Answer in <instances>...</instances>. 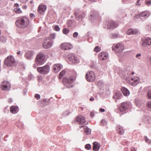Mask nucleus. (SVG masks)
Segmentation results:
<instances>
[{"label": "nucleus", "mask_w": 151, "mask_h": 151, "mask_svg": "<svg viewBox=\"0 0 151 151\" xmlns=\"http://www.w3.org/2000/svg\"><path fill=\"white\" fill-rule=\"evenodd\" d=\"M142 45L144 47H146L148 45H151V38H147L142 39Z\"/></svg>", "instance_id": "16"}, {"label": "nucleus", "mask_w": 151, "mask_h": 151, "mask_svg": "<svg viewBox=\"0 0 151 151\" xmlns=\"http://www.w3.org/2000/svg\"><path fill=\"white\" fill-rule=\"evenodd\" d=\"M94 99L93 97H91L90 98V101H94Z\"/></svg>", "instance_id": "63"}, {"label": "nucleus", "mask_w": 151, "mask_h": 151, "mask_svg": "<svg viewBox=\"0 0 151 151\" xmlns=\"http://www.w3.org/2000/svg\"><path fill=\"white\" fill-rule=\"evenodd\" d=\"M147 29L149 30H151V24L149 25L147 27Z\"/></svg>", "instance_id": "57"}, {"label": "nucleus", "mask_w": 151, "mask_h": 151, "mask_svg": "<svg viewBox=\"0 0 151 151\" xmlns=\"http://www.w3.org/2000/svg\"><path fill=\"white\" fill-rule=\"evenodd\" d=\"M68 57L69 60H71L72 58H75V55L74 54L72 53L68 55Z\"/></svg>", "instance_id": "37"}, {"label": "nucleus", "mask_w": 151, "mask_h": 151, "mask_svg": "<svg viewBox=\"0 0 151 151\" xmlns=\"http://www.w3.org/2000/svg\"><path fill=\"white\" fill-rule=\"evenodd\" d=\"M63 68L62 65L60 64H54L52 66L53 71L55 73L58 72Z\"/></svg>", "instance_id": "13"}, {"label": "nucleus", "mask_w": 151, "mask_h": 151, "mask_svg": "<svg viewBox=\"0 0 151 151\" xmlns=\"http://www.w3.org/2000/svg\"><path fill=\"white\" fill-rule=\"evenodd\" d=\"M118 26V24L116 22L112 21H109L107 24V27L109 29H115Z\"/></svg>", "instance_id": "20"}, {"label": "nucleus", "mask_w": 151, "mask_h": 151, "mask_svg": "<svg viewBox=\"0 0 151 151\" xmlns=\"http://www.w3.org/2000/svg\"><path fill=\"white\" fill-rule=\"evenodd\" d=\"M124 48L123 44L120 43L114 44L112 46V50L117 52H122L124 50Z\"/></svg>", "instance_id": "7"}, {"label": "nucleus", "mask_w": 151, "mask_h": 151, "mask_svg": "<svg viewBox=\"0 0 151 151\" xmlns=\"http://www.w3.org/2000/svg\"><path fill=\"white\" fill-rule=\"evenodd\" d=\"M86 78L87 80L89 82L94 81L95 78V76L94 72L92 71L88 72L86 75Z\"/></svg>", "instance_id": "8"}, {"label": "nucleus", "mask_w": 151, "mask_h": 151, "mask_svg": "<svg viewBox=\"0 0 151 151\" xmlns=\"http://www.w3.org/2000/svg\"><path fill=\"white\" fill-rule=\"evenodd\" d=\"M75 79L76 78L74 76L65 77L63 79V83L66 88H71L73 87V83Z\"/></svg>", "instance_id": "1"}, {"label": "nucleus", "mask_w": 151, "mask_h": 151, "mask_svg": "<svg viewBox=\"0 0 151 151\" xmlns=\"http://www.w3.org/2000/svg\"><path fill=\"white\" fill-rule=\"evenodd\" d=\"M16 26L20 28H24L29 24V19L26 17H23L17 20L15 22Z\"/></svg>", "instance_id": "2"}, {"label": "nucleus", "mask_w": 151, "mask_h": 151, "mask_svg": "<svg viewBox=\"0 0 151 151\" xmlns=\"http://www.w3.org/2000/svg\"><path fill=\"white\" fill-rule=\"evenodd\" d=\"M141 18L142 21H144L147 19L150 15L149 12L145 11L142 12L139 14Z\"/></svg>", "instance_id": "11"}, {"label": "nucleus", "mask_w": 151, "mask_h": 151, "mask_svg": "<svg viewBox=\"0 0 151 151\" xmlns=\"http://www.w3.org/2000/svg\"><path fill=\"white\" fill-rule=\"evenodd\" d=\"M131 151H136L135 148L134 147H132L131 149Z\"/></svg>", "instance_id": "62"}, {"label": "nucleus", "mask_w": 151, "mask_h": 151, "mask_svg": "<svg viewBox=\"0 0 151 151\" xmlns=\"http://www.w3.org/2000/svg\"><path fill=\"white\" fill-rule=\"evenodd\" d=\"M97 85L100 88H103L104 86L103 83L101 81H99L97 83Z\"/></svg>", "instance_id": "33"}, {"label": "nucleus", "mask_w": 151, "mask_h": 151, "mask_svg": "<svg viewBox=\"0 0 151 151\" xmlns=\"http://www.w3.org/2000/svg\"><path fill=\"white\" fill-rule=\"evenodd\" d=\"M134 19L135 21L136 22H139L142 21L141 18L139 14L136 15L134 17Z\"/></svg>", "instance_id": "31"}, {"label": "nucleus", "mask_w": 151, "mask_h": 151, "mask_svg": "<svg viewBox=\"0 0 151 151\" xmlns=\"http://www.w3.org/2000/svg\"><path fill=\"white\" fill-rule=\"evenodd\" d=\"M17 55H22V54L21 53V52L20 51H19L17 52Z\"/></svg>", "instance_id": "61"}, {"label": "nucleus", "mask_w": 151, "mask_h": 151, "mask_svg": "<svg viewBox=\"0 0 151 151\" xmlns=\"http://www.w3.org/2000/svg\"><path fill=\"white\" fill-rule=\"evenodd\" d=\"M123 96L121 93L119 92L115 93L113 96V98L114 99H121Z\"/></svg>", "instance_id": "28"}, {"label": "nucleus", "mask_w": 151, "mask_h": 151, "mask_svg": "<svg viewBox=\"0 0 151 151\" xmlns=\"http://www.w3.org/2000/svg\"><path fill=\"white\" fill-rule=\"evenodd\" d=\"M99 111H100V112H104L105 111V109H102V108H100V109H99Z\"/></svg>", "instance_id": "59"}, {"label": "nucleus", "mask_w": 151, "mask_h": 151, "mask_svg": "<svg viewBox=\"0 0 151 151\" xmlns=\"http://www.w3.org/2000/svg\"><path fill=\"white\" fill-rule=\"evenodd\" d=\"M144 90L145 91H148L147 97L149 99H151V87H147L144 88Z\"/></svg>", "instance_id": "22"}, {"label": "nucleus", "mask_w": 151, "mask_h": 151, "mask_svg": "<svg viewBox=\"0 0 151 151\" xmlns=\"http://www.w3.org/2000/svg\"><path fill=\"white\" fill-rule=\"evenodd\" d=\"M1 88L3 90H9L11 88L10 84L8 81H4L2 83L1 85Z\"/></svg>", "instance_id": "10"}, {"label": "nucleus", "mask_w": 151, "mask_h": 151, "mask_svg": "<svg viewBox=\"0 0 151 151\" xmlns=\"http://www.w3.org/2000/svg\"><path fill=\"white\" fill-rule=\"evenodd\" d=\"M46 9V5H44L42 4H41L38 7L37 11L38 13H40L41 14H43L45 11Z\"/></svg>", "instance_id": "17"}, {"label": "nucleus", "mask_w": 151, "mask_h": 151, "mask_svg": "<svg viewBox=\"0 0 151 151\" xmlns=\"http://www.w3.org/2000/svg\"><path fill=\"white\" fill-rule=\"evenodd\" d=\"M53 41L50 37L45 38L43 42L42 47L44 49H49L52 45Z\"/></svg>", "instance_id": "4"}, {"label": "nucleus", "mask_w": 151, "mask_h": 151, "mask_svg": "<svg viewBox=\"0 0 151 151\" xmlns=\"http://www.w3.org/2000/svg\"><path fill=\"white\" fill-rule=\"evenodd\" d=\"M129 107V104L126 102H124L121 103L119 107V110L121 112H123L126 110Z\"/></svg>", "instance_id": "15"}, {"label": "nucleus", "mask_w": 151, "mask_h": 151, "mask_svg": "<svg viewBox=\"0 0 151 151\" xmlns=\"http://www.w3.org/2000/svg\"><path fill=\"white\" fill-rule=\"evenodd\" d=\"M79 11H75L74 12V14L76 18V20L79 21L80 22L82 21V19L85 16V14L84 13H83L82 14H79Z\"/></svg>", "instance_id": "14"}, {"label": "nucleus", "mask_w": 151, "mask_h": 151, "mask_svg": "<svg viewBox=\"0 0 151 151\" xmlns=\"http://www.w3.org/2000/svg\"><path fill=\"white\" fill-rule=\"evenodd\" d=\"M69 32V30L65 28H64L63 30V32L64 34H67Z\"/></svg>", "instance_id": "38"}, {"label": "nucleus", "mask_w": 151, "mask_h": 151, "mask_svg": "<svg viewBox=\"0 0 151 151\" xmlns=\"http://www.w3.org/2000/svg\"><path fill=\"white\" fill-rule=\"evenodd\" d=\"M54 29L57 31H59L60 28L58 25H56L55 26Z\"/></svg>", "instance_id": "47"}, {"label": "nucleus", "mask_w": 151, "mask_h": 151, "mask_svg": "<svg viewBox=\"0 0 151 151\" xmlns=\"http://www.w3.org/2000/svg\"><path fill=\"white\" fill-rule=\"evenodd\" d=\"M61 49L65 50H68L72 48V45L68 43H65L62 44L60 46Z\"/></svg>", "instance_id": "12"}, {"label": "nucleus", "mask_w": 151, "mask_h": 151, "mask_svg": "<svg viewBox=\"0 0 151 151\" xmlns=\"http://www.w3.org/2000/svg\"><path fill=\"white\" fill-rule=\"evenodd\" d=\"M34 52L32 51H29L25 52L24 56L28 60H31L32 57Z\"/></svg>", "instance_id": "21"}, {"label": "nucleus", "mask_w": 151, "mask_h": 151, "mask_svg": "<svg viewBox=\"0 0 151 151\" xmlns=\"http://www.w3.org/2000/svg\"><path fill=\"white\" fill-rule=\"evenodd\" d=\"M116 129L118 134H122L124 133V130L122 127L119 125H117L116 127Z\"/></svg>", "instance_id": "26"}, {"label": "nucleus", "mask_w": 151, "mask_h": 151, "mask_svg": "<svg viewBox=\"0 0 151 151\" xmlns=\"http://www.w3.org/2000/svg\"><path fill=\"white\" fill-rule=\"evenodd\" d=\"M78 35V33L77 32H76L73 33V36L74 37H77Z\"/></svg>", "instance_id": "53"}, {"label": "nucleus", "mask_w": 151, "mask_h": 151, "mask_svg": "<svg viewBox=\"0 0 151 151\" xmlns=\"http://www.w3.org/2000/svg\"><path fill=\"white\" fill-rule=\"evenodd\" d=\"M93 144V150L95 151H98L100 148V145L97 142H94Z\"/></svg>", "instance_id": "25"}, {"label": "nucleus", "mask_w": 151, "mask_h": 151, "mask_svg": "<svg viewBox=\"0 0 151 151\" xmlns=\"http://www.w3.org/2000/svg\"><path fill=\"white\" fill-rule=\"evenodd\" d=\"M27 8V7L26 5H24L22 6V8L24 9H26Z\"/></svg>", "instance_id": "60"}, {"label": "nucleus", "mask_w": 151, "mask_h": 151, "mask_svg": "<svg viewBox=\"0 0 151 151\" xmlns=\"http://www.w3.org/2000/svg\"><path fill=\"white\" fill-rule=\"evenodd\" d=\"M45 62V55L42 53H39L36 57V64L38 65H41L44 64Z\"/></svg>", "instance_id": "5"}, {"label": "nucleus", "mask_w": 151, "mask_h": 151, "mask_svg": "<svg viewBox=\"0 0 151 151\" xmlns=\"http://www.w3.org/2000/svg\"><path fill=\"white\" fill-rule=\"evenodd\" d=\"M10 110L12 113L14 114L17 113L19 109L17 106H12L10 108Z\"/></svg>", "instance_id": "27"}, {"label": "nucleus", "mask_w": 151, "mask_h": 151, "mask_svg": "<svg viewBox=\"0 0 151 151\" xmlns=\"http://www.w3.org/2000/svg\"><path fill=\"white\" fill-rule=\"evenodd\" d=\"M145 3L146 4L149 5H150L151 4V1H147L146 0L145 1Z\"/></svg>", "instance_id": "56"}, {"label": "nucleus", "mask_w": 151, "mask_h": 151, "mask_svg": "<svg viewBox=\"0 0 151 151\" xmlns=\"http://www.w3.org/2000/svg\"><path fill=\"white\" fill-rule=\"evenodd\" d=\"M101 50V49L99 46H96L94 49V51L96 52H99Z\"/></svg>", "instance_id": "42"}, {"label": "nucleus", "mask_w": 151, "mask_h": 151, "mask_svg": "<svg viewBox=\"0 0 151 151\" xmlns=\"http://www.w3.org/2000/svg\"><path fill=\"white\" fill-rule=\"evenodd\" d=\"M147 106L148 108L151 109V101H150L148 102Z\"/></svg>", "instance_id": "50"}, {"label": "nucleus", "mask_w": 151, "mask_h": 151, "mask_svg": "<svg viewBox=\"0 0 151 151\" xmlns=\"http://www.w3.org/2000/svg\"><path fill=\"white\" fill-rule=\"evenodd\" d=\"M29 16L31 18H33L35 17V16L34 14L31 13L29 14Z\"/></svg>", "instance_id": "55"}, {"label": "nucleus", "mask_w": 151, "mask_h": 151, "mask_svg": "<svg viewBox=\"0 0 151 151\" xmlns=\"http://www.w3.org/2000/svg\"><path fill=\"white\" fill-rule=\"evenodd\" d=\"M14 6L16 8L14 9V11L17 13H21L22 12L21 10L19 8H18L19 6V4L17 3L14 4Z\"/></svg>", "instance_id": "29"}, {"label": "nucleus", "mask_w": 151, "mask_h": 151, "mask_svg": "<svg viewBox=\"0 0 151 151\" xmlns=\"http://www.w3.org/2000/svg\"><path fill=\"white\" fill-rule=\"evenodd\" d=\"M68 26V27H71L73 24L72 21V20H69L67 22Z\"/></svg>", "instance_id": "39"}, {"label": "nucleus", "mask_w": 151, "mask_h": 151, "mask_svg": "<svg viewBox=\"0 0 151 151\" xmlns=\"http://www.w3.org/2000/svg\"><path fill=\"white\" fill-rule=\"evenodd\" d=\"M94 116V114L93 112L92 111L90 113V116L93 117Z\"/></svg>", "instance_id": "58"}, {"label": "nucleus", "mask_w": 151, "mask_h": 151, "mask_svg": "<svg viewBox=\"0 0 151 151\" xmlns=\"http://www.w3.org/2000/svg\"><path fill=\"white\" fill-rule=\"evenodd\" d=\"M135 103L136 106H139L140 105V101L138 99H136L135 101Z\"/></svg>", "instance_id": "41"}, {"label": "nucleus", "mask_w": 151, "mask_h": 151, "mask_svg": "<svg viewBox=\"0 0 151 151\" xmlns=\"http://www.w3.org/2000/svg\"><path fill=\"white\" fill-rule=\"evenodd\" d=\"M119 34L114 33L112 34V37L113 38H117Z\"/></svg>", "instance_id": "49"}, {"label": "nucleus", "mask_w": 151, "mask_h": 151, "mask_svg": "<svg viewBox=\"0 0 151 151\" xmlns=\"http://www.w3.org/2000/svg\"><path fill=\"white\" fill-rule=\"evenodd\" d=\"M50 38L52 40V39H54L55 38V34H52L50 35Z\"/></svg>", "instance_id": "45"}, {"label": "nucleus", "mask_w": 151, "mask_h": 151, "mask_svg": "<svg viewBox=\"0 0 151 151\" xmlns=\"http://www.w3.org/2000/svg\"><path fill=\"white\" fill-rule=\"evenodd\" d=\"M85 133L87 134H90L91 133V129L88 128L87 127H85L84 128Z\"/></svg>", "instance_id": "32"}, {"label": "nucleus", "mask_w": 151, "mask_h": 151, "mask_svg": "<svg viewBox=\"0 0 151 151\" xmlns=\"http://www.w3.org/2000/svg\"><path fill=\"white\" fill-rule=\"evenodd\" d=\"M150 119L151 118L150 117L147 116L146 118L145 121L146 123H149L150 121Z\"/></svg>", "instance_id": "46"}, {"label": "nucleus", "mask_w": 151, "mask_h": 151, "mask_svg": "<svg viewBox=\"0 0 151 151\" xmlns=\"http://www.w3.org/2000/svg\"><path fill=\"white\" fill-rule=\"evenodd\" d=\"M65 70H63L60 73L59 78L61 79L62 78L63 76L65 74Z\"/></svg>", "instance_id": "36"}, {"label": "nucleus", "mask_w": 151, "mask_h": 151, "mask_svg": "<svg viewBox=\"0 0 151 151\" xmlns=\"http://www.w3.org/2000/svg\"><path fill=\"white\" fill-rule=\"evenodd\" d=\"M141 54L140 53H138L136 54V58L138 59H140L141 58Z\"/></svg>", "instance_id": "51"}, {"label": "nucleus", "mask_w": 151, "mask_h": 151, "mask_svg": "<svg viewBox=\"0 0 151 151\" xmlns=\"http://www.w3.org/2000/svg\"><path fill=\"white\" fill-rule=\"evenodd\" d=\"M144 139L145 141L147 143H150L151 142V141L148 139L146 136H145L144 137Z\"/></svg>", "instance_id": "40"}, {"label": "nucleus", "mask_w": 151, "mask_h": 151, "mask_svg": "<svg viewBox=\"0 0 151 151\" xmlns=\"http://www.w3.org/2000/svg\"><path fill=\"white\" fill-rule=\"evenodd\" d=\"M35 96L36 98L37 99V100L40 99V95L37 94H35Z\"/></svg>", "instance_id": "52"}, {"label": "nucleus", "mask_w": 151, "mask_h": 151, "mask_svg": "<svg viewBox=\"0 0 151 151\" xmlns=\"http://www.w3.org/2000/svg\"><path fill=\"white\" fill-rule=\"evenodd\" d=\"M70 111L69 110L65 111L63 113L62 116H66L70 114Z\"/></svg>", "instance_id": "35"}, {"label": "nucleus", "mask_w": 151, "mask_h": 151, "mask_svg": "<svg viewBox=\"0 0 151 151\" xmlns=\"http://www.w3.org/2000/svg\"><path fill=\"white\" fill-rule=\"evenodd\" d=\"M121 91L123 95L125 96H128L130 94V92L129 90L125 87H122L121 88Z\"/></svg>", "instance_id": "23"}, {"label": "nucleus", "mask_w": 151, "mask_h": 151, "mask_svg": "<svg viewBox=\"0 0 151 151\" xmlns=\"http://www.w3.org/2000/svg\"><path fill=\"white\" fill-rule=\"evenodd\" d=\"M0 41L2 42H4L6 41V39L3 37H0Z\"/></svg>", "instance_id": "48"}, {"label": "nucleus", "mask_w": 151, "mask_h": 151, "mask_svg": "<svg viewBox=\"0 0 151 151\" xmlns=\"http://www.w3.org/2000/svg\"><path fill=\"white\" fill-rule=\"evenodd\" d=\"M4 63L8 67L14 66L16 61L13 55L8 56L5 60Z\"/></svg>", "instance_id": "3"}, {"label": "nucleus", "mask_w": 151, "mask_h": 151, "mask_svg": "<svg viewBox=\"0 0 151 151\" xmlns=\"http://www.w3.org/2000/svg\"><path fill=\"white\" fill-rule=\"evenodd\" d=\"M80 62L78 58L75 56V58L73 60L72 63H73L77 64L78 63Z\"/></svg>", "instance_id": "34"}, {"label": "nucleus", "mask_w": 151, "mask_h": 151, "mask_svg": "<svg viewBox=\"0 0 151 151\" xmlns=\"http://www.w3.org/2000/svg\"><path fill=\"white\" fill-rule=\"evenodd\" d=\"M76 121L81 125L87 124L88 122L86 121L85 118L83 116L80 115L76 119Z\"/></svg>", "instance_id": "9"}, {"label": "nucleus", "mask_w": 151, "mask_h": 151, "mask_svg": "<svg viewBox=\"0 0 151 151\" xmlns=\"http://www.w3.org/2000/svg\"><path fill=\"white\" fill-rule=\"evenodd\" d=\"M140 79L138 77H135L131 79V84L133 86L138 84L140 81Z\"/></svg>", "instance_id": "19"}, {"label": "nucleus", "mask_w": 151, "mask_h": 151, "mask_svg": "<svg viewBox=\"0 0 151 151\" xmlns=\"http://www.w3.org/2000/svg\"><path fill=\"white\" fill-rule=\"evenodd\" d=\"M27 92V90H26V89H25V90H24V91H23V94L24 95H25V94H26V93Z\"/></svg>", "instance_id": "64"}, {"label": "nucleus", "mask_w": 151, "mask_h": 151, "mask_svg": "<svg viewBox=\"0 0 151 151\" xmlns=\"http://www.w3.org/2000/svg\"><path fill=\"white\" fill-rule=\"evenodd\" d=\"M138 32V31L136 29H130L127 31V33L128 35H135Z\"/></svg>", "instance_id": "24"}, {"label": "nucleus", "mask_w": 151, "mask_h": 151, "mask_svg": "<svg viewBox=\"0 0 151 151\" xmlns=\"http://www.w3.org/2000/svg\"><path fill=\"white\" fill-rule=\"evenodd\" d=\"M37 70L40 73L42 74H47L50 70V67L48 65H46L42 67L37 68Z\"/></svg>", "instance_id": "6"}, {"label": "nucleus", "mask_w": 151, "mask_h": 151, "mask_svg": "<svg viewBox=\"0 0 151 151\" xmlns=\"http://www.w3.org/2000/svg\"><path fill=\"white\" fill-rule=\"evenodd\" d=\"M106 121L104 119H102L101 121V124L103 126H105L106 125Z\"/></svg>", "instance_id": "44"}, {"label": "nucleus", "mask_w": 151, "mask_h": 151, "mask_svg": "<svg viewBox=\"0 0 151 151\" xmlns=\"http://www.w3.org/2000/svg\"><path fill=\"white\" fill-rule=\"evenodd\" d=\"M108 57V54L106 52H101L98 55L99 58L100 60H104L106 59Z\"/></svg>", "instance_id": "18"}, {"label": "nucleus", "mask_w": 151, "mask_h": 151, "mask_svg": "<svg viewBox=\"0 0 151 151\" xmlns=\"http://www.w3.org/2000/svg\"><path fill=\"white\" fill-rule=\"evenodd\" d=\"M22 3L25 4L27 3L29 0H19Z\"/></svg>", "instance_id": "54"}, {"label": "nucleus", "mask_w": 151, "mask_h": 151, "mask_svg": "<svg viewBox=\"0 0 151 151\" xmlns=\"http://www.w3.org/2000/svg\"><path fill=\"white\" fill-rule=\"evenodd\" d=\"M98 16V13L97 12L95 11L93 13H91L90 14V18L92 19L95 17H97Z\"/></svg>", "instance_id": "30"}, {"label": "nucleus", "mask_w": 151, "mask_h": 151, "mask_svg": "<svg viewBox=\"0 0 151 151\" xmlns=\"http://www.w3.org/2000/svg\"><path fill=\"white\" fill-rule=\"evenodd\" d=\"M85 147V148L87 150H89L91 148V145L90 144H86Z\"/></svg>", "instance_id": "43"}]
</instances>
